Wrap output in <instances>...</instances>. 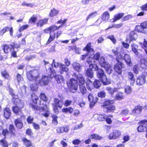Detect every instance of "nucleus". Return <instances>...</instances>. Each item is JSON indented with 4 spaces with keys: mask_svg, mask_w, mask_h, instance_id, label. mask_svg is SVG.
Wrapping results in <instances>:
<instances>
[{
    "mask_svg": "<svg viewBox=\"0 0 147 147\" xmlns=\"http://www.w3.org/2000/svg\"><path fill=\"white\" fill-rule=\"evenodd\" d=\"M38 100L39 97L38 95L34 93H32L31 95L30 101L28 103L29 106L35 111H40L41 109L42 111H45L47 110L46 112L42 114V115L45 117H48L50 114V112L48 110L49 108L47 104L42 102L41 100H39L38 105L42 106L39 107L37 104Z\"/></svg>",
    "mask_w": 147,
    "mask_h": 147,
    "instance_id": "obj_1",
    "label": "nucleus"
},
{
    "mask_svg": "<svg viewBox=\"0 0 147 147\" xmlns=\"http://www.w3.org/2000/svg\"><path fill=\"white\" fill-rule=\"evenodd\" d=\"M9 93L12 97L11 102L14 105L12 107L13 112L18 115L23 114L22 109L25 106L24 102L20 98L18 95L14 93L12 90H10Z\"/></svg>",
    "mask_w": 147,
    "mask_h": 147,
    "instance_id": "obj_2",
    "label": "nucleus"
},
{
    "mask_svg": "<svg viewBox=\"0 0 147 147\" xmlns=\"http://www.w3.org/2000/svg\"><path fill=\"white\" fill-rule=\"evenodd\" d=\"M92 59L94 60L98 61L100 66L104 68L108 74H110L112 72L111 65L107 62L103 56H100V54L99 52H96L91 55Z\"/></svg>",
    "mask_w": 147,
    "mask_h": 147,
    "instance_id": "obj_3",
    "label": "nucleus"
},
{
    "mask_svg": "<svg viewBox=\"0 0 147 147\" xmlns=\"http://www.w3.org/2000/svg\"><path fill=\"white\" fill-rule=\"evenodd\" d=\"M94 71H97L96 76L103 85H107L111 83V80L107 78L104 70L100 68H98V65L95 64Z\"/></svg>",
    "mask_w": 147,
    "mask_h": 147,
    "instance_id": "obj_4",
    "label": "nucleus"
},
{
    "mask_svg": "<svg viewBox=\"0 0 147 147\" xmlns=\"http://www.w3.org/2000/svg\"><path fill=\"white\" fill-rule=\"evenodd\" d=\"M113 100H108L104 101L102 105L103 111L106 113L114 112L116 110V107L115 105H113Z\"/></svg>",
    "mask_w": 147,
    "mask_h": 147,
    "instance_id": "obj_5",
    "label": "nucleus"
},
{
    "mask_svg": "<svg viewBox=\"0 0 147 147\" xmlns=\"http://www.w3.org/2000/svg\"><path fill=\"white\" fill-rule=\"evenodd\" d=\"M26 76L29 81L36 82L40 78V73L38 69H34L27 72Z\"/></svg>",
    "mask_w": 147,
    "mask_h": 147,
    "instance_id": "obj_6",
    "label": "nucleus"
},
{
    "mask_svg": "<svg viewBox=\"0 0 147 147\" xmlns=\"http://www.w3.org/2000/svg\"><path fill=\"white\" fill-rule=\"evenodd\" d=\"M123 59L119 57H116L115 60L117 61L116 63L114 65V69L116 73L118 75H121L122 72V69L125 67L124 63L121 61V60Z\"/></svg>",
    "mask_w": 147,
    "mask_h": 147,
    "instance_id": "obj_7",
    "label": "nucleus"
},
{
    "mask_svg": "<svg viewBox=\"0 0 147 147\" xmlns=\"http://www.w3.org/2000/svg\"><path fill=\"white\" fill-rule=\"evenodd\" d=\"M54 102L53 105V110L54 113L58 114L59 113V110L58 107L61 109L63 105V100H60L56 98H55L53 99Z\"/></svg>",
    "mask_w": 147,
    "mask_h": 147,
    "instance_id": "obj_8",
    "label": "nucleus"
},
{
    "mask_svg": "<svg viewBox=\"0 0 147 147\" xmlns=\"http://www.w3.org/2000/svg\"><path fill=\"white\" fill-rule=\"evenodd\" d=\"M147 120L144 119L140 120L138 123L139 125L137 128L139 132H147Z\"/></svg>",
    "mask_w": 147,
    "mask_h": 147,
    "instance_id": "obj_9",
    "label": "nucleus"
},
{
    "mask_svg": "<svg viewBox=\"0 0 147 147\" xmlns=\"http://www.w3.org/2000/svg\"><path fill=\"white\" fill-rule=\"evenodd\" d=\"M147 21H144L140 24V25L136 26L135 30L137 32L143 33L147 34Z\"/></svg>",
    "mask_w": 147,
    "mask_h": 147,
    "instance_id": "obj_10",
    "label": "nucleus"
},
{
    "mask_svg": "<svg viewBox=\"0 0 147 147\" xmlns=\"http://www.w3.org/2000/svg\"><path fill=\"white\" fill-rule=\"evenodd\" d=\"M10 46L11 47V48H10L9 46L7 44H5L3 45V49L5 53H8L11 49L14 50L15 49H18L20 48V47L19 44H16L14 42H13L12 44H10Z\"/></svg>",
    "mask_w": 147,
    "mask_h": 147,
    "instance_id": "obj_11",
    "label": "nucleus"
},
{
    "mask_svg": "<svg viewBox=\"0 0 147 147\" xmlns=\"http://www.w3.org/2000/svg\"><path fill=\"white\" fill-rule=\"evenodd\" d=\"M67 84L68 87L76 90L78 89V84L77 80L74 78H71L67 82Z\"/></svg>",
    "mask_w": 147,
    "mask_h": 147,
    "instance_id": "obj_12",
    "label": "nucleus"
},
{
    "mask_svg": "<svg viewBox=\"0 0 147 147\" xmlns=\"http://www.w3.org/2000/svg\"><path fill=\"white\" fill-rule=\"evenodd\" d=\"M61 34V32L59 31H57L56 33L55 32H54L53 34H52L51 33H49V36L46 42V45H48L51 42L53 41L56 37V38H57Z\"/></svg>",
    "mask_w": 147,
    "mask_h": 147,
    "instance_id": "obj_13",
    "label": "nucleus"
},
{
    "mask_svg": "<svg viewBox=\"0 0 147 147\" xmlns=\"http://www.w3.org/2000/svg\"><path fill=\"white\" fill-rule=\"evenodd\" d=\"M88 98L90 102V108H92L98 100V98L97 97H94L93 95L90 93L88 95Z\"/></svg>",
    "mask_w": 147,
    "mask_h": 147,
    "instance_id": "obj_14",
    "label": "nucleus"
},
{
    "mask_svg": "<svg viewBox=\"0 0 147 147\" xmlns=\"http://www.w3.org/2000/svg\"><path fill=\"white\" fill-rule=\"evenodd\" d=\"M146 75L144 74H141L137 78L136 84L138 86H140L145 84L146 80Z\"/></svg>",
    "mask_w": 147,
    "mask_h": 147,
    "instance_id": "obj_15",
    "label": "nucleus"
},
{
    "mask_svg": "<svg viewBox=\"0 0 147 147\" xmlns=\"http://www.w3.org/2000/svg\"><path fill=\"white\" fill-rule=\"evenodd\" d=\"M121 134V132L119 131L115 130L110 134L109 138L110 140L116 139L119 138Z\"/></svg>",
    "mask_w": 147,
    "mask_h": 147,
    "instance_id": "obj_16",
    "label": "nucleus"
},
{
    "mask_svg": "<svg viewBox=\"0 0 147 147\" xmlns=\"http://www.w3.org/2000/svg\"><path fill=\"white\" fill-rule=\"evenodd\" d=\"M95 64H91L89 65V68L87 69L86 71L85 74L86 76L90 78H92L94 77V73L92 69H94Z\"/></svg>",
    "mask_w": 147,
    "mask_h": 147,
    "instance_id": "obj_17",
    "label": "nucleus"
},
{
    "mask_svg": "<svg viewBox=\"0 0 147 147\" xmlns=\"http://www.w3.org/2000/svg\"><path fill=\"white\" fill-rule=\"evenodd\" d=\"M136 35H137V34L135 31H131L129 34L128 36L125 39V42L130 43L132 41L136 40L135 38V36Z\"/></svg>",
    "mask_w": 147,
    "mask_h": 147,
    "instance_id": "obj_18",
    "label": "nucleus"
},
{
    "mask_svg": "<svg viewBox=\"0 0 147 147\" xmlns=\"http://www.w3.org/2000/svg\"><path fill=\"white\" fill-rule=\"evenodd\" d=\"M49 77L46 76H42L39 82L41 86H47L49 82Z\"/></svg>",
    "mask_w": 147,
    "mask_h": 147,
    "instance_id": "obj_19",
    "label": "nucleus"
},
{
    "mask_svg": "<svg viewBox=\"0 0 147 147\" xmlns=\"http://www.w3.org/2000/svg\"><path fill=\"white\" fill-rule=\"evenodd\" d=\"M14 125L18 129H21L23 126V123L22 120L19 118H17L14 120Z\"/></svg>",
    "mask_w": 147,
    "mask_h": 147,
    "instance_id": "obj_20",
    "label": "nucleus"
},
{
    "mask_svg": "<svg viewBox=\"0 0 147 147\" xmlns=\"http://www.w3.org/2000/svg\"><path fill=\"white\" fill-rule=\"evenodd\" d=\"M73 75L75 77L77 80L78 81L79 85H84L85 83V80L84 77L82 74H79L77 75L75 73L73 74Z\"/></svg>",
    "mask_w": 147,
    "mask_h": 147,
    "instance_id": "obj_21",
    "label": "nucleus"
},
{
    "mask_svg": "<svg viewBox=\"0 0 147 147\" xmlns=\"http://www.w3.org/2000/svg\"><path fill=\"white\" fill-rule=\"evenodd\" d=\"M127 77L128 80L130 82V85L133 86L135 81L134 76L133 74L130 71L128 72L127 73Z\"/></svg>",
    "mask_w": 147,
    "mask_h": 147,
    "instance_id": "obj_22",
    "label": "nucleus"
},
{
    "mask_svg": "<svg viewBox=\"0 0 147 147\" xmlns=\"http://www.w3.org/2000/svg\"><path fill=\"white\" fill-rule=\"evenodd\" d=\"M125 97L124 93L119 92L117 93L114 97V100H121L123 99Z\"/></svg>",
    "mask_w": 147,
    "mask_h": 147,
    "instance_id": "obj_23",
    "label": "nucleus"
},
{
    "mask_svg": "<svg viewBox=\"0 0 147 147\" xmlns=\"http://www.w3.org/2000/svg\"><path fill=\"white\" fill-rule=\"evenodd\" d=\"M140 8L142 11L140 12L137 14V16H144V11H147V2L142 5Z\"/></svg>",
    "mask_w": 147,
    "mask_h": 147,
    "instance_id": "obj_24",
    "label": "nucleus"
},
{
    "mask_svg": "<svg viewBox=\"0 0 147 147\" xmlns=\"http://www.w3.org/2000/svg\"><path fill=\"white\" fill-rule=\"evenodd\" d=\"M91 43L90 42L87 43L85 47L83 48V51H86L87 53L88 54L90 52H94V49L91 48Z\"/></svg>",
    "mask_w": 147,
    "mask_h": 147,
    "instance_id": "obj_25",
    "label": "nucleus"
},
{
    "mask_svg": "<svg viewBox=\"0 0 147 147\" xmlns=\"http://www.w3.org/2000/svg\"><path fill=\"white\" fill-rule=\"evenodd\" d=\"M9 131L11 136H15L16 135V129L13 124H9Z\"/></svg>",
    "mask_w": 147,
    "mask_h": 147,
    "instance_id": "obj_26",
    "label": "nucleus"
},
{
    "mask_svg": "<svg viewBox=\"0 0 147 147\" xmlns=\"http://www.w3.org/2000/svg\"><path fill=\"white\" fill-rule=\"evenodd\" d=\"M48 20V18H44L39 20L36 23L37 26L40 27L44 25L47 23Z\"/></svg>",
    "mask_w": 147,
    "mask_h": 147,
    "instance_id": "obj_27",
    "label": "nucleus"
},
{
    "mask_svg": "<svg viewBox=\"0 0 147 147\" xmlns=\"http://www.w3.org/2000/svg\"><path fill=\"white\" fill-rule=\"evenodd\" d=\"M110 18V14L108 11L103 13L101 15L100 18L102 21L107 22Z\"/></svg>",
    "mask_w": 147,
    "mask_h": 147,
    "instance_id": "obj_28",
    "label": "nucleus"
},
{
    "mask_svg": "<svg viewBox=\"0 0 147 147\" xmlns=\"http://www.w3.org/2000/svg\"><path fill=\"white\" fill-rule=\"evenodd\" d=\"M3 115L5 118H9L11 114V110L8 107H6L3 109Z\"/></svg>",
    "mask_w": 147,
    "mask_h": 147,
    "instance_id": "obj_29",
    "label": "nucleus"
},
{
    "mask_svg": "<svg viewBox=\"0 0 147 147\" xmlns=\"http://www.w3.org/2000/svg\"><path fill=\"white\" fill-rule=\"evenodd\" d=\"M69 131L68 128L67 127H57L56 131L58 133L67 132Z\"/></svg>",
    "mask_w": 147,
    "mask_h": 147,
    "instance_id": "obj_30",
    "label": "nucleus"
},
{
    "mask_svg": "<svg viewBox=\"0 0 147 147\" xmlns=\"http://www.w3.org/2000/svg\"><path fill=\"white\" fill-rule=\"evenodd\" d=\"M124 13H118L115 15L114 18L113 19L112 22H114L117 20H119L121 19L124 16Z\"/></svg>",
    "mask_w": 147,
    "mask_h": 147,
    "instance_id": "obj_31",
    "label": "nucleus"
},
{
    "mask_svg": "<svg viewBox=\"0 0 147 147\" xmlns=\"http://www.w3.org/2000/svg\"><path fill=\"white\" fill-rule=\"evenodd\" d=\"M143 107L140 105L136 106L132 110V112L133 114L140 113L142 110Z\"/></svg>",
    "mask_w": 147,
    "mask_h": 147,
    "instance_id": "obj_32",
    "label": "nucleus"
},
{
    "mask_svg": "<svg viewBox=\"0 0 147 147\" xmlns=\"http://www.w3.org/2000/svg\"><path fill=\"white\" fill-rule=\"evenodd\" d=\"M124 59L128 66H131L132 65L130 56L129 55L125 54L124 56Z\"/></svg>",
    "mask_w": 147,
    "mask_h": 147,
    "instance_id": "obj_33",
    "label": "nucleus"
},
{
    "mask_svg": "<svg viewBox=\"0 0 147 147\" xmlns=\"http://www.w3.org/2000/svg\"><path fill=\"white\" fill-rule=\"evenodd\" d=\"M1 76L5 80H9L10 78L9 74L6 70L1 71Z\"/></svg>",
    "mask_w": 147,
    "mask_h": 147,
    "instance_id": "obj_34",
    "label": "nucleus"
},
{
    "mask_svg": "<svg viewBox=\"0 0 147 147\" xmlns=\"http://www.w3.org/2000/svg\"><path fill=\"white\" fill-rule=\"evenodd\" d=\"M73 111V109L71 107L64 108L62 109V112L65 114H71Z\"/></svg>",
    "mask_w": 147,
    "mask_h": 147,
    "instance_id": "obj_35",
    "label": "nucleus"
},
{
    "mask_svg": "<svg viewBox=\"0 0 147 147\" xmlns=\"http://www.w3.org/2000/svg\"><path fill=\"white\" fill-rule=\"evenodd\" d=\"M72 67L74 70L78 72L80 71L82 67L80 64L77 62L74 63L72 64Z\"/></svg>",
    "mask_w": 147,
    "mask_h": 147,
    "instance_id": "obj_36",
    "label": "nucleus"
},
{
    "mask_svg": "<svg viewBox=\"0 0 147 147\" xmlns=\"http://www.w3.org/2000/svg\"><path fill=\"white\" fill-rule=\"evenodd\" d=\"M55 80L58 84H61L64 81V79L63 76L60 75H56L55 77Z\"/></svg>",
    "mask_w": 147,
    "mask_h": 147,
    "instance_id": "obj_37",
    "label": "nucleus"
},
{
    "mask_svg": "<svg viewBox=\"0 0 147 147\" xmlns=\"http://www.w3.org/2000/svg\"><path fill=\"white\" fill-rule=\"evenodd\" d=\"M59 11L55 9V8H53L51 10L49 14V16L50 17H53L57 16L58 13Z\"/></svg>",
    "mask_w": 147,
    "mask_h": 147,
    "instance_id": "obj_38",
    "label": "nucleus"
},
{
    "mask_svg": "<svg viewBox=\"0 0 147 147\" xmlns=\"http://www.w3.org/2000/svg\"><path fill=\"white\" fill-rule=\"evenodd\" d=\"M37 18L35 15H33L29 19L28 23L29 24H34L36 22Z\"/></svg>",
    "mask_w": 147,
    "mask_h": 147,
    "instance_id": "obj_39",
    "label": "nucleus"
},
{
    "mask_svg": "<svg viewBox=\"0 0 147 147\" xmlns=\"http://www.w3.org/2000/svg\"><path fill=\"white\" fill-rule=\"evenodd\" d=\"M59 70L61 74H62L64 72H67L68 70V69L66 67L65 65L63 64H60L59 65Z\"/></svg>",
    "mask_w": 147,
    "mask_h": 147,
    "instance_id": "obj_40",
    "label": "nucleus"
},
{
    "mask_svg": "<svg viewBox=\"0 0 147 147\" xmlns=\"http://www.w3.org/2000/svg\"><path fill=\"white\" fill-rule=\"evenodd\" d=\"M97 11H94L90 13L87 16L86 18V21L87 22L89 19L91 18H93L97 15Z\"/></svg>",
    "mask_w": 147,
    "mask_h": 147,
    "instance_id": "obj_41",
    "label": "nucleus"
},
{
    "mask_svg": "<svg viewBox=\"0 0 147 147\" xmlns=\"http://www.w3.org/2000/svg\"><path fill=\"white\" fill-rule=\"evenodd\" d=\"M22 141L24 144L25 145V147H27L32 144L31 141L28 140L25 138H23L22 139Z\"/></svg>",
    "mask_w": 147,
    "mask_h": 147,
    "instance_id": "obj_42",
    "label": "nucleus"
},
{
    "mask_svg": "<svg viewBox=\"0 0 147 147\" xmlns=\"http://www.w3.org/2000/svg\"><path fill=\"white\" fill-rule=\"evenodd\" d=\"M79 92L83 95L85 94L87 92V89L84 85H79Z\"/></svg>",
    "mask_w": 147,
    "mask_h": 147,
    "instance_id": "obj_43",
    "label": "nucleus"
},
{
    "mask_svg": "<svg viewBox=\"0 0 147 147\" xmlns=\"http://www.w3.org/2000/svg\"><path fill=\"white\" fill-rule=\"evenodd\" d=\"M39 97L40 99L44 102H46L48 100V98L45 93H40Z\"/></svg>",
    "mask_w": 147,
    "mask_h": 147,
    "instance_id": "obj_44",
    "label": "nucleus"
},
{
    "mask_svg": "<svg viewBox=\"0 0 147 147\" xmlns=\"http://www.w3.org/2000/svg\"><path fill=\"white\" fill-rule=\"evenodd\" d=\"M100 80L96 79L94 81L93 84L94 87L96 88H98L101 85Z\"/></svg>",
    "mask_w": 147,
    "mask_h": 147,
    "instance_id": "obj_45",
    "label": "nucleus"
},
{
    "mask_svg": "<svg viewBox=\"0 0 147 147\" xmlns=\"http://www.w3.org/2000/svg\"><path fill=\"white\" fill-rule=\"evenodd\" d=\"M51 117L52 119V123L55 125H57L58 123V116L55 114H53L51 115Z\"/></svg>",
    "mask_w": 147,
    "mask_h": 147,
    "instance_id": "obj_46",
    "label": "nucleus"
},
{
    "mask_svg": "<svg viewBox=\"0 0 147 147\" xmlns=\"http://www.w3.org/2000/svg\"><path fill=\"white\" fill-rule=\"evenodd\" d=\"M117 88H113L110 87H108L106 88V90L108 91L109 93L111 95H113L115 92Z\"/></svg>",
    "mask_w": 147,
    "mask_h": 147,
    "instance_id": "obj_47",
    "label": "nucleus"
},
{
    "mask_svg": "<svg viewBox=\"0 0 147 147\" xmlns=\"http://www.w3.org/2000/svg\"><path fill=\"white\" fill-rule=\"evenodd\" d=\"M137 45L134 43H133L131 45V49L133 52L137 55H139V53L136 48Z\"/></svg>",
    "mask_w": 147,
    "mask_h": 147,
    "instance_id": "obj_48",
    "label": "nucleus"
},
{
    "mask_svg": "<svg viewBox=\"0 0 147 147\" xmlns=\"http://www.w3.org/2000/svg\"><path fill=\"white\" fill-rule=\"evenodd\" d=\"M106 116L105 114H98L97 116V120L99 121H105Z\"/></svg>",
    "mask_w": 147,
    "mask_h": 147,
    "instance_id": "obj_49",
    "label": "nucleus"
},
{
    "mask_svg": "<svg viewBox=\"0 0 147 147\" xmlns=\"http://www.w3.org/2000/svg\"><path fill=\"white\" fill-rule=\"evenodd\" d=\"M89 137L92 139H94L95 140H100L101 139L102 137L96 134H92Z\"/></svg>",
    "mask_w": 147,
    "mask_h": 147,
    "instance_id": "obj_50",
    "label": "nucleus"
},
{
    "mask_svg": "<svg viewBox=\"0 0 147 147\" xmlns=\"http://www.w3.org/2000/svg\"><path fill=\"white\" fill-rule=\"evenodd\" d=\"M132 91V88L129 85L126 86L124 88V92L127 94H130Z\"/></svg>",
    "mask_w": 147,
    "mask_h": 147,
    "instance_id": "obj_51",
    "label": "nucleus"
},
{
    "mask_svg": "<svg viewBox=\"0 0 147 147\" xmlns=\"http://www.w3.org/2000/svg\"><path fill=\"white\" fill-rule=\"evenodd\" d=\"M113 116L112 115H109L107 116L105 118V121H106V123L108 124H111L112 123V121L111 119L109 117H113Z\"/></svg>",
    "mask_w": 147,
    "mask_h": 147,
    "instance_id": "obj_52",
    "label": "nucleus"
},
{
    "mask_svg": "<svg viewBox=\"0 0 147 147\" xmlns=\"http://www.w3.org/2000/svg\"><path fill=\"white\" fill-rule=\"evenodd\" d=\"M1 146L2 147H8L9 144L4 138L0 140Z\"/></svg>",
    "mask_w": 147,
    "mask_h": 147,
    "instance_id": "obj_53",
    "label": "nucleus"
},
{
    "mask_svg": "<svg viewBox=\"0 0 147 147\" xmlns=\"http://www.w3.org/2000/svg\"><path fill=\"white\" fill-rule=\"evenodd\" d=\"M92 83V82L88 78L87 79L86 82V86L88 89L90 90H91L92 89L90 87V85Z\"/></svg>",
    "mask_w": 147,
    "mask_h": 147,
    "instance_id": "obj_54",
    "label": "nucleus"
},
{
    "mask_svg": "<svg viewBox=\"0 0 147 147\" xmlns=\"http://www.w3.org/2000/svg\"><path fill=\"white\" fill-rule=\"evenodd\" d=\"M9 27L8 26H5L3 27L1 30H0V35L2 36L9 30Z\"/></svg>",
    "mask_w": 147,
    "mask_h": 147,
    "instance_id": "obj_55",
    "label": "nucleus"
},
{
    "mask_svg": "<svg viewBox=\"0 0 147 147\" xmlns=\"http://www.w3.org/2000/svg\"><path fill=\"white\" fill-rule=\"evenodd\" d=\"M129 112L128 109H124L121 111L119 114L122 116H125L127 115Z\"/></svg>",
    "mask_w": 147,
    "mask_h": 147,
    "instance_id": "obj_56",
    "label": "nucleus"
},
{
    "mask_svg": "<svg viewBox=\"0 0 147 147\" xmlns=\"http://www.w3.org/2000/svg\"><path fill=\"white\" fill-rule=\"evenodd\" d=\"M107 38L111 40L113 44H116V40L113 35L109 36L107 37Z\"/></svg>",
    "mask_w": 147,
    "mask_h": 147,
    "instance_id": "obj_57",
    "label": "nucleus"
},
{
    "mask_svg": "<svg viewBox=\"0 0 147 147\" xmlns=\"http://www.w3.org/2000/svg\"><path fill=\"white\" fill-rule=\"evenodd\" d=\"M16 78L18 82H20L21 81H23L24 80L23 78L21 75L19 73L17 74Z\"/></svg>",
    "mask_w": 147,
    "mask_h": 147,
    "instance_id": "obj_58",
    "label": "nucleus"
},
{
    "mask_svg": "<svg viewBox=\"0 0 147 147\" xmlns=\"http://www.w3.org/2000/svg\"><path fill=\"white\" fill-rule=\"evenodd\" d=\"M26 135L30 137H32L33 135L32 130L30 128L27 129H26Z\"/></svg>",
    "mask_w": 147,
    "mask_h": 147,
    "instance_id": "obj_59",
    "label": "nucleus"
},
{
    "mask_svg": "<svg viewBox=\"0 0 147 147\" xmlns=\"http://www.w3.org/2000/svg\"><path fill=\"white\" fill-rule=\"evenodd\" d=\"M2 134L5 137L4 138V139H5L6 136L8 135L9 134V133L7 129V128H6L3 129L2 130Z\"/></svg>",
    "mask_w": 147,
    "mask_h": 147,
    "instance_id": "obj_60",
    "label": "nucleus"
},
{
    "mask_svg": "<svg viewBox=\"0 0 147 147\" xmlns=\"http://www.w3.org/2000/svg\"><path fill=\"white\" fill-rule=\"evenodd\" d=\"M98 97L101 98H105L106 96V93L104 91H101L98 93Z\"/></svg>",
    "mask_w": 147,
    "mask_h": 147,
    "instance_id": "obj_61",
    "label": "nucleus"
},
{
    "mask_svg": "<svg viewBox=\"0 0 147 147\" xmlns=\"http://www.w3.org/2000/svg\"><path fill=\"white\" fill-rule=\"evenodd\" d=\"M132 18V16L131 15H128L124 17L122 19V21H127L131 19Z\"/></svg>",
    "mask_w": 147,
    "mask_h": 147,
    "instance_id": "obj_62",
    "label": "nucleus"
},
{
    "mask_svg": "<svg viewBox=\"0 0 147 147\" xmlns=\"http://www.w3.org/2000/svg\"><path fill=\"white\" fill-rule=\"evenodd\" d=\"M72 101L71 100H66L64 103L65 107H67L69 106L72 103Z\"/></svg>",
    "mask_w": 147,
    "mask_h": 147,
    "instance_id": "obj_63",
    "label": "nucleus"
},
{
    "mask_svg": "<svg viewBox=\"0 0 147 147\" xmlns=\"http://www.w3.org/2000/svg\"><path fill=\"white\" fill-rule=\"evenodd\" d=\"M141 65L142 68H147V61L144 60L141 62Z\"/></svg>",
    "mask_w": 147,
    "mask_h": 147,
    "instance_id": "obj_64",
    "label": "nucleus"
}]
</instances>
